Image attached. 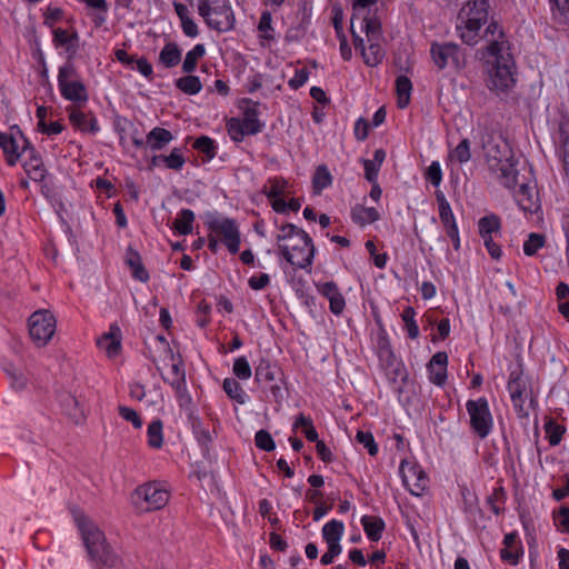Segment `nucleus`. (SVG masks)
I'll use <instances>...</instances> for the list:
<instances>
[{"label":"nucleus","mask_w":569,"mask_h":569,"mask_svg":"<svg viewBox=\"0 0 569 569\" xmlns=\"http://www.w3.org/2000/svg\"><path fill=\"white\" fill-rule=\"evenodd\" d=\"M411 89H412V83L408 77L399 76L396 79V90H397V94H398V107L399 108L403 109L409 104Z\"/></svg>","instance_id":"obj_30"},{"label":"nucleus","mask_w":569,"mask_h":569,"mask_svg":"<svg viewBox=\"0 0 569 569\" xmlns=\"http://www.w3.org/2000/svg\"><path fill=\"white\" fill-rule=\"evenodd\" d=\"M223 390L228 395L229 398L237 401L240 405H243L247 400V395L240 383L233 378H226L223 380Z\"/></svg>","instance_id":"obj_36"},{"label":"nucleus","mask_w":569,"mask_h":569,"mask_svg":"<svg viewBox=\"0 0 569 569\" xmlns=\"http://www.w3.org/2000/svg\"><path fill=\"white\" fill-rule=\"evenodd\" d=\"M468 7L466 21L482 27L488 19L489 0H473Z\"/></svg>","instance_id":"obj_19"},{"label":"nucleus","mask_w":569,"mask_h":569,"mask_svg":"<svg viewBox=\"0 0 569 569\" xmlns=\"http://www.w3.org/2000/svg\"><path fill=\"white\" fill-rule=\"evenodd\" d=\"M277 371L276 366H272L270 361L262 359L256 368L254 379L258 383L273 381L276 379Z\"/></svg>","instance_id":"obj_37"},{"label":"nucleus","mask_w":569,"mask_h":569,"mask_svg":"<svg viewBox=\"0 0 569 569\" xmlns=\"http://www.w3.org/2000/svg\"><path fill=\"white\" fill-rule=\"evenodd\" d=\"M0 148L9 166H16L27 148V140L20 131L0 132Z\"/></svg>","instance_id":"obj_11"},{"label":"nucleus","mask_w":569,"mask_h":569,"mask_svg":"<svg viewBox=\"0 0 569 569\" xmlns=\"http://www.w3.org/2000/svg\"><path fill=\"white\" fill-rule=\"evenodd\" d=\"M73 521L77 525L89 559L106 567H114L118 557L107 542L106 536L98 525L82 511L76 510H73Z\"/></svg>","instance_id":"obj_1"},{"label":"nucleus","mask_w":569,"mask_h":569,"mask_svg":"<svg viewBox=\"0 0 569 569\" xmlns=\"http://www.w3.org/2000/svg\"><path fill=\"white\" fill-rule=\"evenodd\" d=\"M134 496L147 502V511L158 510L164 507L169 500V493L157 487L156 483H144L134 490Z\"/></svg>","instance_id":"obj_12"},{"label":"nucleus","mask_w":569,"mask_h":569,"mask_svg":"<svg viewBox=\"0 0 569 569\" xmlns=\"http://www.w3.org/2000/svg\"><path fill=\"white\" fill-rule=\"evenodd\" d=\"M501 220L497 214H488L479 219L478 231L480 237L499 234Z\"/></svg>","instance_id":"obj_24"},{"label":"nucleus","mask_w":569,"mask_h":569,"mask_svg":"<svg viewBox=\"0 0 569 569\" xmlns=\"http://www.w3.org/2000/svg\"><path fill=\"white\" fill-rule=\"evenodd\" d=\"M448 356L443 351L435 353L429 361V379L437 386H442L447 379Z\"/></svg>","instance_id":"obj_13"},{"label":"nucleus","mask_w":569,"mask_h":569,"mask_svg":"<svg viewBox=\"0 0 569 569\" xmlns=\"http://www.w3.org/2000/svg\"><path fill=\"white\" fill-rule=\"evenodd\" d=\"M194 221V213L190 209H182L178 213V218L173 222V228L180 234H189L192 232V222Z\"/></svg>","instance_id":"obj_33"},{"label":"nucleus","mask_w":569,"mask_h":569,"mask_svg":"<svg viewBox=\"0 0 569 569\" xmlns=\"http://www.w3.org/2000/svg\"><path fill=\"white\" fill-rule=\"evenodd\" d=\"M73 128L79 129L84 133L94 134L98 132L99 127L97 119L89 112H82L78 108L73 107Z\"/></svg>","instance_id":"obj_20"},{"label":"nucleus","mask_w":569,"mask_h":569,"mask_svg":"<svg viewBox=\"0 0 569 569\" xmlns=\"http://www.w3.org/2000/svg\"><path fill=\"white\" fill-rule=\"evenodd\" d=\"M356 439L368 450L370 456H376L378 453V446L371 432L359 430L356 435Z\"/></svg>","instance_id":"obj_52"},{"label":"nucleus","mask_w":569,"mask_h":569,"mask_svg":"<svg viewBox=\"0 0 569 569\" xmlns=\"http://www.w3.org/2000/svg\"><path fill=\"white\" fill-rule=\"evenodd\" d=\"M206 54V48L202 43L196 44L190 51L187 52L182 63V71L191 73L196 70L198 60Z\"/></svg>","instance_id":"obj_34"},{"label":"nucleus","mask_w":569,"mask_h":569,"mask_svg":"<svg viewBox=\"0 0 569 569\" xmlns=\"http://www.w3.org/2000/svg\"><path fill=\"white\" fill-rule=\"evenodd\" d=\"M462 496V509L470 519H476L477 515L481 513V509L478 507V498L468 488L461 489Z\"/></svg>","instance_id":"obj_29"},{"label":"nucleus","mask_w":569,"mask_h":569,"mask_svg":"<svg viewBox=\"0 0 569 569\" xmlns=\"http://www.w3.org/2000/svg\"><path fill=\"white\" fill-rule=\"evenodd\" d=\"M489 169L498 173V178L506 188H515L519 186V190L515 197L519 207L523 211L533 212L538 209V193L536 187L527 182H520L518 179L519 172L516 163L507 158L505 160L493 158L489 160Z\"/></svg>","instance_id":"obj_2"},{"label":"nucleus","mask_w":569,"mask_h":569,"mask_svg":"<svg viewBox=\"0 0 569 569\" xmlns=\"http://www.w3.org/2000/svg\"><path fill=\"white\" fill-rule=\"evenodd\" d=\"M430 53L435 64L439 69H445L449 66V62H451L456 70H460L466 66V54L461 51L459 46L453 42H433L430 48Z\"/></svg>","instance_id":"obj_9"},{"label":"nucleus","mask_w":569,"mask_h":569,"mask_svg":"<svg viewBox=\"0 0 569 569\" xmlns=\"http://www.w3.org/2000/svg\"><path fill=\"white\" fill-rule=\"evenodd\" d=\"M192 147L199 152L203 153L208 160H211L216 157L217 144L214 140L208 136H201L197 138Z\"/></svg>","instance_id":"obj_41"},{"label":"nucleus","mask_w":569,"mask_h":569,"mask_svg":"<svg viewBox=\"0 0 569 569\" xmlns=\"http://www.w3.org/2000/svg\"><path fill=\"white\" fill-rule=\"evenodd\" d=\"M88 100L87 90L82 82L73 80V106L80 107L81 103Z\"/></svg>","instance_id":"obj_60"},{"label":"nucleus","mask_w":569,"mask_h":569,"mask_svg":"<svg viewBox=\"0 0 569 569\" xmlns=\"http://www.w3.org/2000/svg\"><path fill=\"white\" fill-rule=\"evenodd\" d=\"M292 243L279 244V253L291 266L299 269H307L312 264L316 248L312 239L303 242L302 237L292 240Z\"/></svg>","instance_id":"obj_7"},{"label":"nucleus","mask_w":569,"mask_h":569,"mask_svg":"<svg viewBox=\"0 0 569 569\" xmlns=\"http://www.w3.org/2000/svg\"><path fill=\"white\" fill-rule=\"evenodd\" d=\"M162 421L157 419L148 426V443L152 448H161L163 443Z\"/></svg>","instance_id":"obj_43"},{"label":"nucleus","mask_w":569,"mask_h":569,"mask_svg":"<svg viewBox=\"0 0 569 569\" xmlns=\"http://www.w3.org/2000/svg\"><path fill=\"white\" fill-rule=\"evenodd\" d=\"M280 233L277 234L276 240L278 246L283 244L282 242L286 240H293L296 238L302 237L303 242L310 241V236L301 228L297 227L293 223H286L280 228Z\"/></svg>","instance_id":"obj_26"},{"label":"nucleus","mask_w":569,"mask_h":569,"mask_svg":"<svg viewBox=\"0 0 569 569\" xmlns=\"http://www.w3.org/2000/svg\"><path fill=\"white\" fill-rule=\"evenodd\" d=\"M361 525L363 526L367 537L371 541H379L381 539V535L385 529V522L380 517L366 515L361 518Z\"/></svg>","instance_id":"obj_22"},{"label":"nucleus","mask_w":569,"mask_h":569,"mask_svg":"<svg viewBox=\"0 0 569 569\" xmlns=\"http://www.w3.org/2000/svg\"><path fill=\"white\" fill-rule=\"evenodd\" d=\"M29 335L37 347H44L52 339L57 320L49 310L34 311L28 321Z\"/></svg>","instance_id":"obj_6"},{"label":"nucleus","mask_w":569,"mask_h":569,"mask_svg":"<svg viewBox=\"0 0 569 569\" xmlns=\"http://www.w3.org/2000/svg\"><path fill=\"white\" fill-rule=\"evenodd\" d=\"M528 379L523 377V371L520 366L519 368L511 371L507 388L510 393L513 408L519 418H527L529 415L528 410L523 406L525 400L531 393V391L528 390Z\"/></svg>","instance_id":"obj_10"},{"label":"nucleus","mask_w":569,"mask_h":569,"mask_svg":"<svg viewBox=\"0 0 569 569\" xmlns=\"http://www.w3.org/2000/svg\"><path fill=\"white\" fill-rule=\"evenodd\" d=\"M369 43L368 49L362 48L361 54L367 66L376 67L382 61L385 51L378 41H369Z\"/></svg>","instance_id":"obj_28"},{"label":"nucleus","mask_w":569,"mask_h":569,"mask_svg":"<svg viewBox=\"0 0 569 569\" xmlns=\"http://www.w3.org/2000/svg\"><path fill=\"white\" fill-rule=\"evenodd\" d=\"M240 122L244 126L246 132L250 134H257L263 128V123H261L258 119V111L256 106L248 107L244 110L243 118L240 120Z\"/></svg>","instance_id":"obj_27"},{"label":"nucleus","mask_w":569,"mask_h":569,"mask_svg":"<svg viewBox=\"0 0 569 569\" xmlns=\"http://www.w3.org/2000/svg\"><path fill=\"white\" fill-rule=\"evenodd\" d=\"M556 521L563 528L566 532H569V508L561 506L556 515Z\"/></svg>","instance_id":"obj_64"},{"label":"nucleus","mask_w":569,"mask_h":569,"mask_svg":"<svg viewBox=\"0 0 569 569\" xmlns=\"http://www.w3.org/2000/svg\"><path fill=\"white\" fill-rule=\"evenodd\" d=\"M400 472L402 473L403 485L408 488V490L415 496H420L426 489L428 482L425 473L421 470L417 471L416 468L412 467L409 469L411 476L408 475L405 471V461L401 462Z\"/></svg>","instance_id":"obj_14"},{"label":"nucleus","mask_w":569,"mask_h":569,"mask_svg":"<svg viewBox=\"0 0 569 569\" xmlns=\"http://www.w3.org/2000/svg\"><path fill=\"white\" fill-rule=\"evenodd\" d=\"M70 36L66 30L62 29H54L53 30V41L56 47L59 49H64L66 51L69 50L70 47Z\"/></svg>","instance_id":"obj_61"},{"label":"nucleus","mask_w":569,"mask_h":569,"mask_svg":"<svg viewBox=\"0 0 569 569\" xmlns=\"http://www.w3.org/2000/svg\"><path fill=\"white\" fill-rule=\"evenodd\" d=\"M552 18L556 22L569 26V0H549Z\"/></svg>","instance_id":"obj_32"},{"label":"nucleus","mask_w":569,"mask_h":569,"mask_svg":"<svg viewBox=\"0 0 569 569\" xmlns=\"http://www.w3.org/2000/svg\"><path fill=\"white\" fill-rule=\"evenodd\" d=\"M453 157L460 163L467 162L470 159V142L468 139H463L460 141V143L453 150Z\"/></svg>","instance_id":"obj_56"},{"label":"nucleus","mask_w":569,"mask_h":569,"mask_svg":"<svg viewBox=\"0 0 569 569\" xmlns=\"http://www.w3.org/2000/svg\"><path fill=\"white\" fill-rule=\"evenodd\" d=\"M164 167L171 170L180 171L186 159L181 148H173L170 154H163Z\"/></svg>","instance_id":"obj_45"},{"label":"nucleus","mask_w":569,"mask_h":569,"mask_svg":"<svg viewBox=\"0 0 569 569\" xmlns=\"http://www.w3.org/2000/svg\"><path fill=\"white\" fill-rule=\"evenodd\" d=\"M486 51L495 58V64L487 79V87L491 91L507 92L515 84L513 69L516 63L512 56L505 52V42L496 39L487 44Z\"/></svg>","instance_id":"obj_3"},{"label":"nucleus","mask_w":569,"mask_h":569,"mask_svg":"<svg viewBox=\"0 0 569 569\" xmlns=\"http://www.w3.org/2000/svg\"><path fill=\"white\" fill-rule=\"evenodd\" d=\"M173 140L172 133L160 127L153 128L146 137V146L152 151H160Z\"/></svg>","instance_id":"obj_17"},{"label":"nucleus","mask_w":569,"mask_h":569,"mask_svg":"<svg viewBox=\"0 0 569 569\" xmlns=\"http://www.w3.org/2000/svg\"><path fill=\"white\" fill-rule=\"evenodd\" d=\"M318 289L329 300L331 312L340 315L345 308V298L340 293L338 286L333 281H327L320 284Z\"/></svg>","instance_id":"obj_16"},{"label":"nucleus","mask_w":569,"mask_h":569,"mask_svg":"<svg viewBox=\"0 0 569 569\" xmlns=\"http://www.w3.org/2000/svg\"><path fill=\"white\" fill-rule=\"evenodd\" d=\"M126 263L131 269L132 277L136 280L141 282H147L149 280V273L142 263L141 256L132 247L127 249Z\"/></svg>","instance_id":"obj_18"},{"label":"nucleus","mask_w":569,"mask_h":569,"mask_svg":"<svg viewBox=\"0 0 569 569\" xmlns=\"http://www.w3.org/2000/svg\"><path fill=\"white\" fill-rule=\"evenodd\" d=\"M98 346L106 350L108 357H116L121 350V331L117 325L110 327V331L98 339Z\"/></svg>","instance_id":"obj_15"},{"label":"nucleus","mask_w":569,"mask_h":569,"mask_svg":"<svg viewBox=\"0 0 569 569\" xmlns=\"http://www.w3.org/2000/svg\"><path fill=\"white\" fill-rule=\"evenodd\" d=\"M362 28L368 37V41H379L381 23L377 18L370 17L369 12L362 17Z\"/></svg>","instance_id":"obj_42"},{"label":"nucleus","mask_w":569,"mask_h":569,"mask_svg":"<svg viewBox=\"0 0 569 569\" xmlns=\"http://www.w3.org/2000/svg\"><path fill=\"white\" fill-rule=\"evenodd\" d=\"M114 129L120 136V143L123 144L126 140V134L130 130V128H133V123L128 120L127 118L122 117H116L114 121Z\"/></svg>","instance_id":"obj_58"},{"label":"nucleus","mask_w":569,"mask_h":569,"mask_svg":"<svg viewBox=\"0 0 569 569\" xmlns=\"http://www.w3.org/2000/svg\"><path fill=\"white\" fill-rule=\"evenodd\" d=\"M426 179L435 187H439L442 181V170L438 161H432L426 171Z\"/></svg>","instance_id":"obj_54"},{"label":"nucleus","mask_w":569,"mask_h":569,"mask_svg":"<svg viewBox=\"0 0 569 569\" xmlns=\"http://www.w3.org/2000/svg\"><path fill=\"white\" fill-rule=\"evenodd\" d=\"M228 132L231 136L232 140L241 141L243 136H249L250 133L246 132L244 126L240 122L239 119L231 118L228 121Z\"/></svg>","instance_id":"obj_53"},{"label":"nucleus","mask_w":569,"mask_h":569,"mask_svg":"<svg viewBox=\"0 0 569 569\" xmlns=\"http://www.w3.org/2000/svg\"><path fill=\"white\" fill-rule=\"evenodd\" d=\"M271 22H272L271 13L268 11H264L260 17L258 29H259V31L264 33L263 38L267 40L273 39V36L270 33L271 31H273Z\"/></svg>","instance_id":"obj_57"},{"label":"nucleus","mask_w":569,"mask_h":569,"mask_svg":"<svg viewBox=\"0 0 569 569\" xmlns=\"http://www.w3.org/2000/svg\"><path fill=\"white\" fill-rule=\"evenodd\" d=\"M545 431L550 446H557L560 443L566 429L550 419L545 423Z\"/></svg>","instance_id":"obj_46"},{"label":"nucleus","mask_w":569,"mask_h":569,"mask_svg":"<svg viewBox=\"0 0 569 569\" xmlns=\"http://www.w3.org/2000/svg\"><path fill=\"white\" fill-rule=\"evenodd\" d=\"M58 81L61 94L71 100V67L68 63L60 68Z\"/></svg>","instance_id":"obj_44"},{"label":"nucleus","mask_w":569,"mask_h":569,"mask_svg":"<svg viewBox=\"0 0 569 569\" xmlns=\"http://www.w3.org/2000/svg\"><path fill=\"white\" fill-rule=\"evenodd\" d=\"M470 416L472 431L481 439H485L491 431L492 417L486 398L468 400L466 403Z\"/></svg>","instance_id":"obj_8"},{"label":"nucleus","mask_w":569,"mask_h":569,"mask_svg":"<svg viewBox=\"0 0 569 569\" xmlns=\"http://www.w3.org/2000/svg\"><path fill=\"white\" fill-rule=\"evenodd\" d=\"M332 182V177L326 166H319L312 178V186L316 193H320Z\"/></svg>","instance_id":"obj_39"},{"label":"nucleus","mask_w":569,"mask_h":569,"mask_svg":"<svg viewBox=\"0 0 569 569\" xmlns=\"http://www.w3.org/2000/svg\"><path fill=\"white\" fill-rule=\"evenodd\" d=\"M181 59V50L178 44L174 42H168L159 54V61L166 68H172L180 62Z\"/></svg>","instance_id":"obj_25"},{"label":"nucleus","mask_w":569,"mask_h":569,"mask_svg":"<svg viewBox=\"0 0 569 569\" xmlns=\"http://www.w3.org/2000/svg\"><path fill=\"white\" fill-rule=\"evenodd\" d=\"M480 29L481 27L468 21H465V27H458L461 40L468 46H475L481 39Z\"/></svg>","instance_id":"obj_38"},{"label":"nucleus","mask_w":569,"mask_h":569,"mask_svg":"<svg viewBox=\"0 0 569 569\" xmlns=\"http://www.w3.org/2000/svg\"><path fill=\"white\" fill-rule=\"evenodd\" d=\"M485 38L488 40V44L491 43L492 40L503 41L505 42V52L509 49L507 47V41L505 40V32L502 28L496 21H491L485 30Z\"/></svg>","instance_id":"obj_51"},{"label":"nucleus","mask_w":569,"mask_h":569,"mask_svg":"<svg viewBox=\"0 0 569 569\" xmlns=\"http://www.w3.org/2000/svg\"><path fill=\"white\" fill-rule=\"evenodd\" d=\"M351 218L355 223L365 226L367 223L378 221L380 219V213L376 208H367L357 204L351 210Z\"/></svg>","instance_id":"obj_23"},{"label":"nucleus","mask_w":569,"mask_h":569,"mask_svg":"<svg viewBox=\"0 0 569 569\" xmlns=\"http://www.w3.org/2000/svg\"><path fill=\"white\" fill-rule=\"evenodd\" d=\"M176 87L183 93L193 96L201 91L202 83L198 77L187 73L186 77L176 80Z\"/></svg>","instance_id":"obj_31"},{"label":"nucleus","mask_w":569,"mask_h":569,"mask_svg":"<svg viewBox=\"0 0 569 569\" xmlns=\"http://www.w3.org/2000/svg\"><path fill=\"white\" fill-rule=\"evenodd\" d=\"M198 12L207 26L227 32L234 26V16L227 0H199Z\"/></svg>","instance_id":"obj_4"},{"label":"nucleus","mask_w":569,"mask_h":569,"mask_svg":"<svg viewBox=\"0 0 569 569\" xmlns=\"http://www.w3.org/2000/svg\"><path fill=\"white\" fill-rule=\"evenodd\" d=\"M286 180L273 179L270 181V188L264 191L268 199L280 197L287 187Z\"/></svg>","instance_id":"obj_59"},{"label":"nucleus","mask_w":569,"mask_h":569,"mask_svg":"<svg viewBox=\"0 0 569 569\" xmlns=\"http://www.w3.org/2000/svg\"><path fill=\"white\" fill-rule=\"evenodd\" d=\"M309 72L306 68L299 69L296 71L295 77L289 80L288 84L292 89H299L307 82Z\"/></svg>","instance_id":"obj_62"},{"label":"nucleus","mask_w":569,"mask_h":569,"mask_svg":"<svg viewBox=\"0 0 569 569\" xmlns=\"http://www.w3.org/2000/svg\"><path fill=\"white\" fill-rule=\"evenodd\" d=\"M254 443L260 450L270 452L276 448V442L269 431L261 429L256 432Z\"/></svg>","instance_id":"obj_49"},{"label":"nucleus","mask_w":569,"mask_h":569,"mask_svg":"<svg viewBox=\"0 0 569 569\" xmlns=\"http://www.w3.org/2000/svg\"><path fill=\"white\" fill-rule=\"evenodd\" d=\"M546 238L541 233L532 232L529 234L528 239L523 243V252L525 254L531 257L536 254L538 249L545 246Z\"/></svg>","instance_id":"obj_48"},{"label":"nucleus","mask_w":569,"mask_h":569,"mask_svg":"<svg viewBox=\"0 0 569 569\" xmlns=\"http://www.w3.org/2000/svg\"><path fill=\"white\" fill-rule=\"evenodd\" d=\"M206 224L211 232L222 238L229 252L236 254L240 247V232L234 219L222 218L217 212L206 214Z\"/></svg>","instance_id":"obj_5"},{"label":"nucleus","mask_w":569,"mask_h":569,"mask_svg":"<svg viewBox=\"0 0 569 569\" xmlns=\"http://www.w3.org/2000/svg\"><path fill=\"white\" fill-rule=\"evenodd\" d=\"M483 240L485 247L487 248L489 254L492 259H499L502 254L501 248L493 241V236L481 237Z\"/></svg>","instance_id":"obj_63"},{"label":"nucleus","mask_w":569,"mask_h":569,"mask_svg":"<svg viewBox=\"0 0 569 569\" xmlns=\"http://www.w3.org/2000/svg\"><path fill=\"white\" fill-rule=\"evenodd\" d=\"M232 372L240 380H247L251 377V367L246 357H239L234 360Z\"/></svg>","instance_id":"obj_50"},{"label":"nucleus","mask_w":569,"mask_h":569,"mask_svg":"<svg viewBox=\"0 0 569 569\" xmlns=\"http://www.w3.org/2000/svg\"><path fill=\"white\" fill-rule=\"evenodd\" d=\"M3 370L10 379V386L12 389L16 391H22L27 388L29 378L24 370L13 363H4Z\"/></svg>","instance_id":"obj_21"},{"label":"nucleus","mask_w":569,"mask_h":569,"mask_svg":"<svg viewBox=\"0 0 569 569\" xmlns=\"http://www.w3.org/2000/svg\"><path fill=\"white\" fill-rule=\"evenodd\" d=\"M415 316H416V311L412 307H407L401 315V318H402V320L406 325V329L408 331V337L410 339H416L419 336V328L415 320Z\"/></svg>","instance_id":"obj_47"},{"label":"nucleus","mask_w":569,"mask_h":569,"mask_svg":"<svg viewBox=\"0 0 569 569\" xmlns=\"http://www.w3.org/2000/svg\"><path fill=\"white\" fill-rule=\"evenodd\" d=\"M299 427L302 428V431L305 433V437L311 441V442H316L317 441H320L318 439V432L317 430L315 429L313 425H312V420L309 418V417H306L305 415L300 413L295 423H293V430H297Z\"/></svg>","instance_id":"obj_40"},{"label":"nucleus","mask_w":569,"mask_h":569,"mask_svg":"<svg viewBox=\"0 0 569 569\" xmlns=\"http://www.w3.org/2000/svg\"><path fill=\"white\" fill-rule=\"evenodd\" d=\"M345 531L343 522L332 519L322 527V538L326 542L340 541Z\"/></svg>","instance_id":"obj_35"},{"label":"nucleus","mask_w":569,"mask_h":569,"mask_svg":"<svg viewBox=\"0 0 569 569\" xmlns=\"http://www.w3.org/2000/svg\"><path fill=\"white\" fill-rule=\"evenodd\" d=\"M119 415L127 421H130L134 428L139 429L142 427V420L138 412L129 407L119 406Z\"/></svg>","instance_id":"obj_55"}]
</instances>
